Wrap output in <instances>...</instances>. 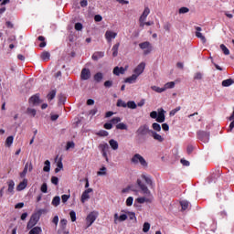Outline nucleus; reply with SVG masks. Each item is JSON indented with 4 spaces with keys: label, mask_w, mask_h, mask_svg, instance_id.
<instances>
[{
    "label": "nucleus",
    "mask_w": 234,
    "mask_h": 234,
    "mask_svg": "<svg viewBox=\"0 0 234 234\" xmlns=\"http://www.w3.org/2000/svg\"><path fill=\"white\" fill-rule=\"evenodd\" d=\"M99 149L101 153H107L109 151V144L107 143H102L99 144Z\"/></svg>",
    "instance_id": "obj_27"
},
{
    "label": "nucleus",
    "mask_w": 234,
    "mask_h": 234,
    "mask_svg": "<svg viewBox=\"0 0 234 234\" xmlns=\"http://www.w3.org/2000/svg\"><path fill=\"white\" fill-rule=\"evenodd\" d=\"M109 144H110L111 148L113 151H118V147H119L118 141L112 139L109 141Z\"/></svg>",
    "instance_id": "obj_26"
},
{
    "label": "nucleus",
    "mask_w": 234,
    "mask_h": 234,
    "mask_svg": "<svg viewBox=\"0 0 234 234\" xmlns=\"http://www.w3.org/2000/svg\"><path fill=\"white\" fill-rule=\"evenodd\" d=\"M149 14H151V9H149L148 6H145L139 18L140 27H145V20L147 19V16H149Z\"/></svg>",
    "instance_id": "obj_6"
},
{
    "label": "nucleus",
    "mask_w": 234,
    "mask_h": 234,
    "mask_svg": "<svg viewBox=\"0 0 234 234\" xmlns=\"http://www.w3.org/2000/svg\"><path fill=\"white\" fill-rule=\"evenodd\" d=\"M133 202H134V198L133 197H129L126 199V206L131 207L133 206Z\"/></svg>",
    "instance_id": "obj_52"
},
{
    "label": "nucleus",
    "mask_w": 234,
    "mask_h": 234,
    "mask_svg": "<svg viewBox=\"0 0 234 234\" xmlns=\"http://www.w3.org/2000/svg\"><path fill=\"white\" fill-rule=\"evenodd\" d=\"M75 30H83V25L81 23H76L75 24Z\"/></svg>",
    "instance_id": "obj_62"
},
{
    "label": "nucleus",
    "mask_w": 234,
    "mask_h": 234,
    "mask_svg": "<svg viewBox=\"0 0 234 234\" xmlns=\"http://www.w3.org/2000/svg\"><path fill=\"white\" fill-rule=\"evenodd\" d=\"M97 136H109V132L101 130L99 133H97Z\"/></svg>",
    "instance_id": "obj_51"
},
{
    "label": "nucleus",
    "mask_w": 234,
    "mask_h": 234,
    "mask_svg": "<svg viewBox=\"0 0 234 234\" xmlns=\"http://www.w3.org/2000/svg\"><path fill=\"white\" fill-rule=\"evenodd\" d=\"M60 228L64 230L67 228V219L63 218L60 220Z\"/></svg>",
    "instance_id": "obj_53"
},
{
    "label": "nucleus",
    "mask_w": 234,
    "mask_h": 234,
    "mask_svg": "<svg viewBox=\"0 0 234 234\" xmlns=\"http://www.w3.org/2000/svg\"><path fill=\"white\" fill-rule=\"evenodd\" d=\"M43 229H41V227H35L32 228L31 230L29 231V234H42Z\"/></svg>",
    "instance_id": "obj_30"
},
{
    "label": "nucleus",
    "mask_w": 234,
    "mask_h": 234,
    "mask_svg": "<svg viewBox=\"0 0 234 234\" xmlns=\"http://www.w3.org/2000/svg\"><path fill=\"white\" fill-rule=\"evenodd\" d=\"M56 98V90H52L48 94V101H52Z\"/></svg>",
    "instance_id": "obj_42"
},
{
    "label": "nucleus",
    "mask_w": 234,
    "mask_h": 234,
    "mask_svg": "<svg viewBox=\"0 0 234 234\" xmlns=\"http://www.w3.org/2000/svg\"><path fill=\"white\" fill-rule=\"evenodd\" d=\"M137 185L141 189V192L144 195V197H148V198H154L151 190L142 182V180L137 179Z\"/></svg>",
    "instance_id": "obj_3"
},
{
    "label": "nucleus",
    "mask_w": 234,
    "mask_h": 234,
    "mask_svg": "<svg viewBox=\"0 0 234 234\" xmlns=\"http://www.w3.org/2000/svg\"><path fill=\"white\" fill-rule=\"evenodd\" d=\"M12 144H14V136L10 135L6 138L5 140V145L7 147H11L12 146Z\"/></svg>",
    "instance_id": "obj_37"
},
{
    "label": "nucleus",
    "mask_w": 234,
    "mask_h": 234,
    "mask_svg": "<svg viewBox=\"0 0 234 234\" xmlns=\"http://www.w3.org/2000/svg\"><path fill=\"white\" fill-rule=\"evenodd\" d=\"M230 85H233V80L232 79H228L222 81V86L223 87H230Z\"/></svg>",
    "instance_id": "obj_39"
},
{
    "label": "nucleus",
    "mask_w": 234,
    "mask_h": 234,
    "mask_svg": "<svg viewBox=\"0 0 234 234\" xmlns=\"http://www.w3.org/2000/svg\"><path fill=\"white\" fill-rule=\"evenodd\" d=\"M152 90H154V92H157L158 94H162V92H165V89L160 88L158 86H151Z\"/></svg>",
    "instance_id": "obj_31"
},
{
    "label": "nucleus",
    "mask_w": 234,
    "mask_h": 234,
    "mask_svg": "<svg viewBox=\"0 0 234 234\" xmlns=\"http://www.w3.org/2000/svg\"><path fill=\"white\" fill-rule=\"evenodd\" d=\"M201 32H202V27H196V37H197L198 39H201L202 43L206 44L207 40L206 39V37L202 35Z\"/></svg>",
    "instance_id": "obj_15"
},
{
    "label": "nucleus",
    "mask_w": 234,
    "mask_h": 234,
    "mask_svg": "<svg viewBox=\"0 0 234 234\" xmlns=\"http://www.w3.org/2000/svg\"><path fill=\"white\" fill-rule=\"evenodd\" d=\"M33 169H34V165H32V162L26 163L24 170L20 173V178H25L28 171L29 173H32Z\"/></svg>",
    "instance_id": "obj_8"
},
{
    "label": "nucleus",
    "mask_w": 234,
    "mask_h": 234,
    "mask_svg": "<svg viewBox=\"0 0 234 234\" xmlns=\"http://www.w3.org/2000/svg\"><path fill=\"white\" fill-rule=\"evenodd\" d=\"M126 107H128V109H136V107H138V105L136 104V102H134V101H129L126 103Z\"/></svg>",
    "instance_id": "obj_41"
},
{
    "label": "nucleus",
    "mask_w": 234,
    "mask_h": 234,
    "mask_svg": "<svg viewBox=\"0 0 234 234\" xmlns=\"http://www.w3.org/2000/svg\"><path fill=\"white\" fill-rule=\"evenodd\" d=\"M136 80H138V75H135L133 73L132 76L126 78L124 81H125V83L133 84V83L136 82Z\"/></svg>",
    "instance_id": "obj_24"
},
{
    "label": "nucleus",
    "mask_w": 234,
    "mask_h": 234,
    "mask_svg": "<svg viewBox=\"0 0 234 234\" xmlns=\"http://www.w3.org/2000/svg\"><path fill=\"white\" fill-rule=\"evenodd\" d=\"M128 216L127 213L126 214H121L120 216L118 215V213H115L113 216V222L114 224H118V222H125V220H127Z\"/></svg>",
    "instance_id": "obj_13"
},
{
    "label": "nucleus",
    "mask_w": 234,
    "mask_h": 234,
    "mask_svg": "<svg viewBox=\"0 0 234 234\" xmlns=\"http://www.w3.org/2000/svg\"><path fill=\"white\" fill-rule=\"evenodd\" d=\"M152 137L154 138V140H155L156 142L162 143L164 142L165 138L164 136L160 135L158 133H156L155 131H150Z\"/></svg>",
    "instance_id": "obj_19"
},
{
    "label": "nucleus",
    "mask_w": 234,
    "mask_h": 234,
    "mask_svg": "<svg viewBox=\"0 0 234 234\" xmlns=\"http://www.w3.org/2000/svg\"><path fill=\"white\" fill-rule=\"evenodd\" d=\"M145 70V62H141L134 69L133 74L137 77L142 76Z\"/></svg>",
    "instance_id": "obj_10"
},
{
    "label": "nucleus",
    "mask_w": 234,
    "mask_h": 234,
    "mask_svg": "<svg viewBox=\"0 0 234 234\" xmlns=\"http://www.w3.org/2000/svg\"><path fill=\"white\" fill-rule=\"evenodd\" d=\"M152 130H149V126L147 124L141 125L136 131V138H140L141 136H147Z\"/></svg>",
    "instance_id": "obj_4"
},
{
    "label": "nucleus",
    "mask_w": 234,
    "mask_h": 234,
    "mask_svg": "<svg viewBox=\"0 0 234 234\" xmlns=\"http://www.w3.org/2000/svg\"><path fill=\"white\" fill-rule=\"evenodd\" d=\"M92 188H88L86 189L82 195H81V202L82 204H85V202H87V200H89V198H90V196L89 195L90 193H92Z\"/></svg>",
    "instance_id": "obj_16"
},
{
    "label": "nucleus",
    "mask_w": 234,
    "mask_h": 234,
    "mask_svg": "<svg viewBox=\"0 0 234 234\" xmlns=\"http://www.w3.org/2000/svg\"><path fill=\"white\" fill-rule=\"evenodd\" d=\"M94 80L97 82V83H100L101 81V80H103V73L101 72H98L94 75L93 77Z\"/></svg>",
    "instance_id": "obj_32"
},
{
    "label": "nucleus",
    "mask_w": 234,
    "mask_h": 234,
    "mask_svg": "<svg viewBox=\"0 0 234 234\" xmlns=\"http://www.w3.org/2000/svg\"><path fill=\"white\" fill-rule=\"evenodd\" d=\"M117 107H127V103L125 101H123L122 100H118L117 101Z\"/></svg>",
    "instance_id": "obj_50"
},
{
    "label": "nucleus",
    "mask_w": 234,
    "mask_h": 234,
    "mask_svg": "<svg viewBox=\"0 0 234 234\" xmlns=\"http://www.w3.org/2000/svg\"><path fill=\"white\" fill-rule=\"evenodd\" d=\"M120 122H122V118L120 117H115L111 120V122L113 124L120 123Z\"/></svg>",
    "instance_id": "obj_60"
},
{
    "label": "nucleus",
    "mask_w": 234,
    "mask_h": 234,
    "mask_svg": "<svg viewBox=\"0 0 234 234\" xmlns=\"http://www.w3.org/2000/svg\"><path fill=\"white\" fill-rule=\"evenodd\" d=\"M150 117H152L154 120H156V118H158V112L156 111H153L150 113Z\"/></svg>",
    "instance_id": "obj_64"
},
{
    "label": "nucleus",
    "mask_w": 234,
    "mask_h": 234,
    "mask_svg": "<svg viewBox=\"0 0 234 234\" xmlns=\"http://www.w3.org/2000/svg\"><path fill=\"white\" fill-rule=\"evenodd\" d=\"M197 138H198V140L203 142V144H207V142H209V133L204 132V131H199V132H197Z\"/></svg>",
    "instance_id": "obj_9"
},
{
    "label": "nucleus",
    "mask_w": 234,
    "mask_h": 234,
    "mask_svg": "<svg viewBox=\"0 0 234 234\" xmlns=\"http://www.w3.org/2000/svg\"><path fill=\"white\" fill-rule=\"evenodd\" d=\"M27 186H28V180L25 178L17 185L16 191H23L24 189H27Z\"/></svg>",
    "instance_id": "obj_20"
},
{
    "label": "nucleus",
    "mask_w": 234,
    "mask_h": 234,
    "mask_svg": "<svg viewBox=\"0 0 234 234\" xmlns=\"http://www.w3.org/2000/svg\"><path fill=\"white\" fill-rule=\"evenodd\" d=\"M104 87H105L106 89H111V87H112V80H106V81L104 82Z\"/></svg>",
    "instance_id": "obj_61"
},
{
    "label": "nucleus",
    "mask_w": 234,
    "mask_h": 234,
    "mask_svg": "<svg viewBox=\"0 0 234 234\" xmlns=\"http://www.w3.org/2000/svg\"><path fill=\"white\" fill-rule=\"evenodd\" d=\"M44 164H45V166L43 167V171L45 173L50 172V161L46 160Z\"/></svg>",
    "instance_id": "obj_40"
},
{
    "label": "nucleus",
    "mask_w": 234,
    "mask_h": 234,
    "mask_svg": "<svg viewBox=\"0 0 234 234\" xmlns=\"http://www.w3.org/2000/svg\"><path fill=\"white\" fill-rule=\"evenodd\" d=\"M7 194L8 195H14V187H16V183L14 182V180H9L7 181Z\"/></svg>",
    "instance_id": "obj_21"
},
{
    "label": "nucleus",
    "mask_w": 234,
    "mask_h": 234,
    "mask_svg": "<svg viewBox=\"0 0 234 234\" xmlns=\"http://www.w3.org/2000/svg\"><path fill=\"white\" fill-rule=\"evenodd\" d=\"M61 203V197H59V196H57L55 197H53L52 199V206H54V207H58V206H59V204Z\"/></svg>",
    "instance_id": "obj_29"
},
{
    "label": "nucleus",
    "mask_w": 234,
    "mask_h": 234,
    "mask_svg": "<svg viewBox=\"0 0 234 234\" xmlns=\"http://www.w3.org/2000/svg\"><path fill=\"white\" fill-rule=\"evenodd\" d=\"M104 36L108 43H112V39H116L118 33L112 30H107Z\"/></svg>",
    "instance_id": "obj_11"
},
{
    "label": "nucleus",
    "mask_w": 234,
    "mask_h": 234,
    "mask_svg": "<svg viewBox=\"0 0 234 234\" xmlns=\"http://www.w3.org/2000/svg\"><path fill=\"white\" fill-rule=\"evenodd\" d=\"M63 169V162H61V159L58 161L57 163V168L55 169V173H59Z\"/></svg>",
    "instance_id": "obj_44"
},
{
    "label": "nucleus",
    "mask_w": 234,
    "mask_h": 234,
    "mask_svg": "<svg viewBox=\"0 0 234 234\" xmlns=\"http://www.w3.org/2000/svg\"><path fill=\"white\" fill-rule=\"evenodd\" d=\"M122 213H126L128 218L136 222V214L134 212L122 210Z\"/></svg>",
    "instance_id": "obj_28"
},
{
    "label": "nucleus",
    "mask_w": 234,
    "mask_h": 234,
    "mask_svg": "<svg viewBox=\"0 0 234 234\" xmlns=\"http://www.w3.org/2000/svg\"><path fill=\"white\" fill-rule=\"evenodd\" d=\"M100 216V212L93 210L86 217L87 228H90L93 222H96V218Z\"/></svg>",
    "instance_id": "obj_2"
},
{
    "label": "nucleus",
    "mask_w": 234,
    "mask_h": 234,
    "mask_svg": "<svg viewBox=\"0 0 234 234\" xmlns=\"http://www.w3.org/2000/svg\"><path fill=\"white\" fill-rule=\"evenodd\" d=\"M180 109H182V107L178 106V107L175 108L174 110H172L170 112V116H175V114H176V112H178V111H180Z\"/></svg>",
    "instance_id": "obj_58"
},
{
    "label": "nucleus",
    "mask_w": 234,
    "mask_h": 234,
    "mask_svg": "<svg viewBox=\"0 0 234 234\" xmlns=\"http://www.w3.org/2000/svg\"><path fill=\"white\" fill-rule=\"evenodd\" d=\"M116 129H119L120 131H127V124L123 122L118 123Z\"/></svg>",
    "instance_id": "obj_45"
},
{
    "label": "nucleus",
    "mask_w": 234,
    "mask_h": 234,
    "mask_svg": "<svg viewBox=\"0 0 234 234\" xmlns=\"http://www.w3.org/2000/svg\"><path fill=\"white\" fill-rule=\"evenodd\" d=\"M97 175L99 176H105V175H107V167L102 166L99 172H97Z\"/></svg>",
    "instance_id": "obj_43"
},
{
    "label": "nucleus",
    "mask_w": 234,
    "mask_h": 234,
    "mask_svg": "<svg viewBox=\"0 0 234 234\" xmlns=\"http://www.w3.org/2000/svg\"><path fill=\"white\" fill-rule=\"evenodd\" d=\"M149 229H151V224H149L148 222L144 223V226H143L144 233H147Z\"/></svg>",
    "instance_id": "obj_47"
},
{
    "label": "nucleus",
    "mask_w": 234,
    "mask_h": 234,
    "mask_svg": "<svg viewBox=\"0 0 234 234\" xmlns=\"http://www.w3.org/2000/svg\"><path fill=\"white\" fill-rule=\"evenodd\" d=\"M124 73H125V69H123V67H121V68L115 67L113 69V74L115 76H120V74H124Z\"/></svg>",
    "instance_id": "obj_25"
},
{
    "label": "nucleus",
    "mask_w": 234,
    "mask_h": 234,
    "mask_svg": "<svg viewBox=\"0 0 234 234\" xmlns=\"http://www.w3.org/2000/svg\"><path fill=\"white\" fill-rule=\"evenodd\" d=\"M187 12H189V8L187 7L179 8V14H187Z\"/></svg>",
    "instance_id": "obj_63"
},
{
    "label": "nucleus",
    "mask_w": 234,
    "mask_h": 234,
    "mask_svg": "<svg viewBox=\"0 0 234 234\" xmlns=\"http://www.w3.org/2000/svg\"><path fill=\"white\" fill-rule=\"evenodd\" d=\"M40 191L42 193H48V186L47 185V183H43L41 187H40Z\"/></svg>",
    "instance_id": "obj_48"
},
{
    "label": "nucleus",
    "mask_w": 234,
    "mask_h": 234,
    "mask_svg": "<svg viewBox=\"0 0 234 234\" xmlns=\"http://www.w3.org/2000/svg\"><path fill=\"white\" fill-rule=\"evenodd\" d=\"M80 79L86 81L90 79V70L87 69H83L80 73Z\"/></svg>",
    "instance_id": "obj_18"
},
{
    "label": "nucleus",
    "mask_w": 234,
    "mask_h": 234,
    "mask_svg": "<svg viewBox=\"0 0 234 234\" xmlns=\"http://www.w3.org/2000/svg\"><path fill=\"white\" fill-rule=\"evenodd\" d=\"M138 204H145V202H153V198L152 197H138L135 200Z\"/></svg>",
    "instance_id": "obj_22"
},
{
    "label": "nucleus",
    "mask_w": 234,
    "mask_h": 234,
    "mask_svg": "<svg viewBox=\"0 0 234 234\" xmlns=\"http://www.w3.org/2000/svg\"><path fill=\"white\" fill-rule=\"evenodd\" d=\"M163 89H165V91L167 90V89H175V81L165 83Z\"/></svg>",
    "instance_id": "obj_35"
},
{
    "label": "nucleus",
    "mask_w": 234,
    "mask_h": 234,
    "mask_svg": "<svg viewBox=\"0 0 234 234\" xmlns=\"http://www.w3.org/2000/svg\"><path fill=\"white\" fill-rule=\"evenodd\" d=\"M181 207H182V211H186V209H187V207H189V201L187 200H183L180 202Z\"/></svg>",
    "instance_id": "obj_36"
},
{
    "label": "nucleus",
    "mask_w": 234,
    "mask_h": 234,
    "mask_svg": "<svg viewBox=\"0 0 234 234\" xmlns=\"http://www.w3.org/2000/svg\"><path fill=\"white\" fill-rule=\"evenodd\" d=\"M74 142H68L66 145V151H69V149H74Z\"/></svg>",
    "instance_id": "obj_57"
},
{
    "label": "nucleus",
    "mask_w": 234,
    "mask_h": 234,
    "mask_svg": "<svg viewBox=\"0 0 234 234\" xmlns=\"http://www.w3.org/2000/svg\"><path fill=\"white\" fill-rule=\"evenodd\" d=\"M69 217L71 218V222H76V212L74 210L69 212Z\"/></svg>",
    "instance_id": "obj_55"
},
{
    "label": "nucleus",
    "mask_w": 234,
    "mask_h": 234,
    "mask_svg": "<svg viewBox=\"0 0 234 234\" xmlns=\"http://www.w3.org/2000/svg\"><path fill=\"white\" fill-rule=\"evenodd\" d=\"M156 122L158 123H164L165 122V111L162 108L158 110Z\"/></svg>",
    "instance_id": "obj_14"
},
{
    "label": "nucleus",
    "mask_w": 234,
    "mask_h": 234,
    "mask_svg": "<svg viewBox=\"0 0 234 234\" xmlns=\"http://www.w3.org/2000/svg\"><path fill=\"white\" fill-rule=\"evenodd\" d=\"M37 222H39V215L33 214L29 221L27 222V229H32V228H34V226H36Z\"/></svg>",
    "instance_id": "obj_7"
},
{
    "label": "nucleus",
    "mask_w": 234,
    "mask_h": 234,
    "mask_svg": "<svg viewBox=\"0 0 234 234\" xmlns=\"http://www.w3.org/2000/svg\"><path fill=\"white\" fill-rule=\"evenodd\" d=\"M131 163L133 164L134 165H139L144 169L147 168L149 165L145 158H144V156H142V154H133V156L131 158Z\"/></svg>",
    "instance_id": "obj_1"
},
{
    "label": "nucleus",
    "mask_w": 234,
    "mask_h": 234,
    "mask_svg": "<svg viewBox=\"0 0 234 234\" xmlns=\"http://www.w3.org/2000/svg\"><path fill=\"white\" fill-rule=\"evenodd\" d=\"M204 78V74L202 72H196L194 75V80H202Z\"/></svg>",
    "instance_id": "obj_49"
},
{
    "label": "nucleus",
    "mask_w": 234,
    "mask_h": 234,
    "mask_svg": "<svg viewBox=\"0 0 234 234\" xmlns=\"http://www.w3.org/2000/svg\"><path fill=\"white\" fill-rule=\"evenodd\" d=\"M43 101H41V99H39V95L36 94L33 95L31 98H29V103L31 105H39V103H41Z\"/></svg>",
    "instance_id": "obj_17"
},
{
    "label": "nucleus",
    "mask_w": 234,
    "mask_h": 234,
    "mask_svg": "<svg viewBox=\"0 0 234 234\" xmlns=\"http://www.w3.org/2000/svg\"><path fill=\"white\" fill-rule=\"evenodd\" d=\"M51 184H54V186H58V184H59V178H58L56 176H52L51 177Z\"/></svg>",
    "instance_id": "obj_59"
},
{
    "label": "nucleus",
    "mask_w": 234,
    "mask_h": 234,
    "mask_svg": "<svg viewBox=\"0 0 234 234\" xmlns=\"http://www.w3.org/2000/svg\"><path fill=\"white\" fill-rule=\"evenodd\" d=\"M139 47L142 50H144V56H147V54H151L153 50V46H151V42L149 41L140 43Z\"/></svg>",
    "instance_id": "obj_5"
},
{
    "label": "nucleus",
    "mask_w": 234,
    "mask_h": 234,
    "mask_svg": "<svg viewBox=\"0 0 234 234\" xmlns=\"http://www.w3.org/2000/svg\"><path fill=\"white\" fill-rule=\"evenodd\" d=\"M41 59L43 61H48V59H50V52L48 51H44L41 54Z\"/></svg>",
    "instance_id": "obj_33"
},
{
    "label": "nucleus",
    "mask_w": 234,
    "mask_h": 234,
    "mask_svg": "<svg viewBox=\"0 0 234 234\" xmlns=\"http://www.w3.org/2000/svg\"><path fill=\"white\" fill-rule=\"evenodd\" d=\"M152 129H154V131L156 133H160L161 131H162V126H160V124L159 123H157V122H154L153 124H152Z\"/></svg>",
    "instance_id": "obj_38"
},
{
    "label": "nucleus",
    "mask_w": 234,
    "mask_h": 234,
    "mask_svg": "<svg viewBox=\"0 0 234 234\" xmlns=\"http://www.w3.org/2000/svg\"><path fill=\"white\" fill-rule=\"evenodd\" d=\"M120 48V43H117L113 45L112 50V56L113 58H116L118 56V49Z\"/></svg>",
    "instance_id": "obj_34"
},
{
    "label": "nucleus",
    "mask_w": 234,
    "mask_h": 234,
    "mask_svg": "<svg viewBox=\"0 0 234 234\" xmlns=\"http://www.w3.org/2000/svg\"><path fill=\"white\" fill-rule=\"evenodd\" d=\"M142 179L145 181L147 186L151 187V189H154V182L153 181V177L149 175L143 174Z\"/></svg>",
    "instance_id": "obj_12"
},
{
    "label": "nucleus",
    "mask_w": 234,
    "mask_h": 234,
    "mask_svg": "<svg viewBox=\"0 0 234 234\" xmlns=\"http://www.w3.org/2000/svg\"><path fill=\"white\" fill-rule=\"evenodd\" d=\"M69 198H70V195H62L61 196V200H62L63 204L67 203Z\"/></svg>",
    "instance_id": "obj_56"
},
{
    "label": "nucleus",
    "mask_w": 234,
    "mask_h": 234,
    "mask_svg": "<svg viewBox=\"0 0 234 234\" xmlns=\"http://www.w3.org/2000/svg\"><path fill=\"white\" fill-rule=\"evenodd\" d=\"M105 56V53L103 51H97L92 55L93 61H98V59H101Z\"/></svg>",
    "instance_id": "obj_23"
},
{
    "label": "nucleus",
    "mask_w": 234,
    "mask_h": 234,
    "mask_svg": "<svg viewBox=\"0 0 234 234\" xmlns=\"http://www.w3.org/2000/svg\"><path fill=\"white\" fill-rule=\"evenodd\" d=\"M220 48L222 52L225 54V56H229V49L226 47V45L221 44Z\"/></svg>",
    "instance_id": "obj_46"
},
{
    "label": "nucleus",
    "mask_w": 234,
    "mask_h": 234,
    "mask_svg": "<svg viewBox=\"0 0 234 234\" xmlns=\"http://www.w3.org/2000/svg\"><path fill=\"white\" fill-rule=\"evenodd\" d=\"M27 114L29 115V116H36V109H33V108H28L27 109Z\"/></svg>",
    "instance_id": "obj_54"
}]
</instances>
